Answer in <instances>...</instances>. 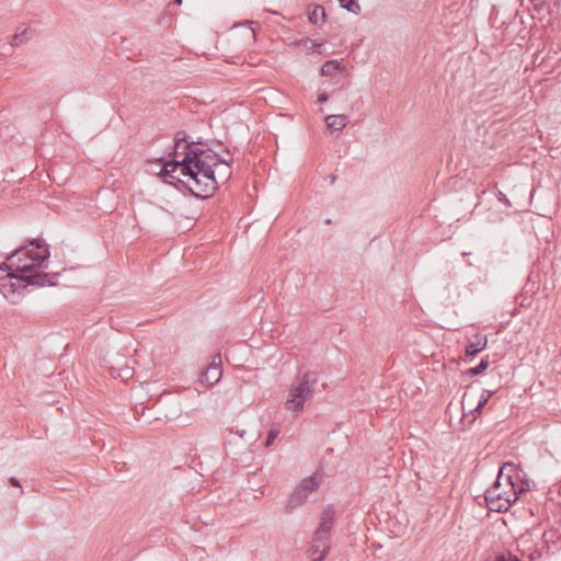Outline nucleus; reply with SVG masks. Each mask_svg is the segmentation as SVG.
<instances>
[{
  "instance_id": "nucleus-1",
  "label": "nucleus",
  "mask_w": 561,
  "mask_h": 561,
  "mask_svg": "<svg viewBox=\"0 0 561 561\" xmlns=\"http://www.w3.org/2000/svg\"><path fill=\"white\" fill-rule=\"evenodd\" d=\"M226 154L227 157H220L214 150L204 148L201 141H190L186 133L181 130L174 136L172 159H159V162L163 163L160 174L165 183L178 190H187L197 198L206 199L218 188L215 168L232 164L228 148Z\"/></svg>"
},
{
  "instance_id": "nucleus-2",
  "label": "nucleus",
  "mask_w": 561,
  "mask_h": 561,
  "mask_svg": "<svg viewBox=\"0 0 561 561\" xmlns=\"http://www.w3.org/2000/svg\"><path fill=\"white\" fill-rule=\"evenodd\" d=\"M49 245L42 238H35L13 251L7 261L12 262V266L20 275L10 274L12 291H19L21 288L26 289L28 286L44 287L46 285L54 286L59 276L58 273L49 274L37 272L36 268L46 267L49 259Z\"/></svg>"
},
{
  "instance_id": "nucleus-3",
  "label": "nucleus",
  "mask_w": 561,
  "mask_h": 561,
  "mask_svg": "<svg viewBox=\"0 0 561 561\" xmlns=\"http://www.w3.org/2000/svg\"><path fill=\"white\" fill-rule=\"evenodd\" d=\"M514 480H520V468L513 462H505L499 470L494 483L484 493L490 511L506 512L517 501Z\"/></svg>"
},
{
  "instance_id": "nucleus-4",
  "label": "nucleus",
  "mask_w": 561,
  "mask_h": 561,
  "mask_svg": "<svg viewBox=\"0 0 561 561\" xmlns=\"http://www.w3.org/2000/svg\"><path fill=\"white\" fill-rule=\"evenodd\" d=\"M317 383L318 376L313 371L298 375L289 387L285 408L295 414L300 413L305 403L312 398Z\"/></svg>"
},
{
  "instance_id": "nucleus-5",
  "label": "nucleus",
  "mask_w": 561,
  "mask_h": 561,
  "mask_svg": "<svg viewBox=\"0 0 561 561\" xmlns=\"http://www.w3.org/2000/svg\"><path fill=\"white\" fill-rule=\"evenodd\" d=\"M491 396L492 391L484 390L480 396L478 403L473 407L472 396L468 392H465L461 400L463 421H468L469 424H472Z\"/></svg>"
},
{
  "instance_id": "nucleus-6",
  "label": "nucleus",
  "mask_w": 561,
  "mask_h": 561,
  "mask_svg": "<svg viewBox=\"0 0 561 561\" xmlns=\"http://www.w3.org/2000/svg\"><path fill=\"white\" fill-rule=\"evenodd\" d=\"M335 510L333 505H327L320 516V523L317 530V540L331 537V529L334 524Z\"/></svg>"
},
{
  "instance_id": "nucleus-7",
  "label": "nucleus",
  "mask_w": 561,
  "mask_h": 561,
  "mask_svg": "<svg viewBox=\"0 0 561 561\" xmlns=\"http://www.w3.org/2000/svg\"><path fill=\"white\" fill-rule=\"evenodd\" d=\"M222 375L220 355L214 356L213 363L201 375V382L207 386L217 383Z\"/></svg>"
},
{
  "instance_id": "nucleus-8",
  "label": "nucleus",
  "mask_w": 561,
  "mask_h": 561,
  "mask_svg": "<svg viewBox=\"0 0 561 561\" xmlns=\"http://www.w3.org/2000/svg\"><path fill=\"white\" fill-rule=\"evenodd\" d=\"M10 274L20 275L19 272L15 271V267L12 266V262L3 263L0 265V290L3 293V296H8L9 293L14 294L12 291ZM23 289L21 288L18 293L20 294Z\"/></svg>"
},
{
  "instance_id": "nucleus-9",
  "label": "nucleus",
  "mask_w": 561,
  "mask_h": 561,
  "mask_svg": "<svg viewBox=\"0 0 561 561\" xmlns=\"http://www.w3.org/2000/svg\"><path fill=\"white\" fill-rule=\"evenodd\" d=\"M308 496L309 494H307L299 485H297L288 499L286 510L290 512L294 508L300 506L306 502Z\"/></svg>"
},
{
  "instance_id": "nucleus-10",
  "label": "nucleus",
  "mask_w": 561,
  "mask_h": 561,
  "mask_svg": "<svg viewBox=\"0 0 561 561\" xmlns=\"http://www.w3.org/2000/svg\"><path fill=\"white\" fill-rule=\"evenodd\" d=\"M325 124L329 129L340 131L346 126L347 116L346 115H328L325 117Z\"/></svg>"
},
{
  "instance_id": "nucleus-11",
  "label": "nucleus",
  "mask_w": 561,
  "mask_h": 561,
  "mask_svg": "<svg viewBox=\"0 0 561 561\" xmlns=\"http://www.w3.org/2000/svg\"><path fill=\"white\" fill-rule=\"evenodd\" d=\"M486 346V337H479L477 335L476 342H469L466 346L465 354L468 357H473L479 354Z\"/></svg>"
},
{
  "instance_id": "nucleus-12",
  "label": "nucleus",
  "mask_w": 561,
  "mask_h": 561,
  "mask_svg": "<svg viewBox=\"0 0 561 561\" xmlns=\"http://www.w3.org/2000/svg\"><path fill=\"white\" fill-rule=\"evenodd\" d=\"M342 68H343V66L339 60H335V59L327 60L321 66V75L331 77V76H334Z\"/></svg>"
},
{
  "instance_id": "nucleus-13",
  "label": "nucleus",
  "mask_w": 561,
  "mask_h": 561,
  "mask_svg": "<svg viewBox=\"0 0 561 561\" xmlns=\"http://www.w3.org/2000/svg\"><path fill=\"white\" fill-rule=\"evenodd\" d=\"M330 538H323L322 540H317V530L313 534L312 537V543L308 550L310 556H316L321 553L322 547L330 546L329 543Z\"/></svg>"
},
{
  "instance_id": "nucleus-14",
  "label": "nucleus",
  "mask_w": 561,
  "mask_h": 561,
  "mask_svg": "<svg viewBox=\"0 0 561 561\" xmlns=\"http://www.w3.org/2000/svg\"><path fill=\"white\" fill-rule=\"evenodd\" d=\"M307 494L316 491L319 488V480L316 476H310L301 480L298 484Z\"/></svg>"
},
{
  "instance_id": "nucleus-15",
  "label": "nucleus",
  "mask_w": 561,
  "mask_h": 561,
  "mask_svg": "<svg viewBox=\"0 0 561 561\" xmlns=\"http://www.w3.org/2000/svg\"><path fill=\"white\" fill-rule=\"evenodd\" d=\"M309 21L312 24H320L325 21V10L322 5H316L309 13Z\"/></svg>"
},
{
  "instance_id": "nucleus-16",
  "label": "nucleus",
  "mask_w": 561,
  "mask_h": 561,
  "mask_svg": "<svg viewBox=\"0 0 561 561\" xmlns=\"http://www.w3.org/2000/svg\"><path fill=\"white\" fill-rule=\"evenodd\" d=\"M339 3L341 8L354 14H359L362 11V8L357 0H339Z\"/></svg>"
},
{
  "instance_id": "nucleus-17",
  "label": "nucleus",
  "mask_w": 561,
  "mask_h": 561,
  "mask_svg": "<svg viewBox=\"0 0 561 561\" xmlns=\"http://www.w3.org/2000/svg\"><path fill=\"white\" fill-rule=\"evenodd\" d=\"M215 171L217 172L216 178L218 184L226 183L232 174L231 167L219 165L218 168H215Z\"/></svg>"
},
{
  "instance_id": "nucleus-18",
  "label": "nucleus",
  "mask_w": 561,
  "mask_h": 561,
  "mask_svg": "<svg viewBox=\"0 0 561 561\" xmlns=\"http://www.w3.org/2000/svg\"><path fill=\"white\" fill-rule=\"evenodd\" d=\"M488 367H489V360H488V358H483L480 360V363L477 366L471 367L468 370H466L465 374L470 377L478 376L481 373H483Z\"/></svg>"
},
{
  "instance_id": "nucleus-19",
  "label": "nucleus",
  "mask_w": 561,
  "mask_h": 561,
  "mask_svg": "<svg viewBox=\"0 0 561 561\" xmlns=\"http://www.w3.org/2000/svg\"><path fill=\"white\" fill-rule=\"evenodd\" d=\"M524 473H523V470L520 469V480H514V482H516V488H514L516 490V495H517V499L519 497V494L527 491L529 489V484H528V481L525 480L523 478Z\"/></svg>"
},
{
  "instance_id": "nucleus-20",
  "label": "nucleus",
  "mask_w": 561,
  "mask_h": 561,
  "mask_svg": "<svg viewBox=\"0 0 561 561\" xmlns=\"http://www.w3.org/2000/svg\"><path fill=\"white\" fill-rule=\"evenodd\" d=\"M278 434H279V430L274 428V427H273V428H271V430L268 431V433H267V437H266V439H265L264 446H265V447H270V446L274 443V440L276 439V437L278 436Z\"/></svg>"
},
{
  "instance_id": "nucleus-21",
  "label": "nucleus",
  "mask_w": 561,
  "mask_h": 561,
  "mask_svg": "<svg viewBox=\"0 0 561 561\" xmlns=\"http://www.w3.org/2000/svg\"><path fill=\"white\" fill-rule=\"evenodd\" d=\"M26 35H27V30H24L22 33L15 34L12 37L11 45L18 46V45L22 44L27 38Z\"/></svg>"
},
{
  "instance_id": "nucleus-22",
  "label": "nucleus",
  "mask_w": 561,
  "mask_h": 561,
  "mask_svg": "<svg viewBox=\"0 0 561 561\" xmlns=\"http://www.w3.org/2000/svg\"><path fill=\"white\" fill-rule=\"evenodd\" d=\"M330 552V546L322 547L321 553L314 557L311 561H324Z\"/></svg>"
},
{
  "instance_id": "nucleus-23",
  "label": "nucleus",
  "mask_w": 561,
  "mask_h": 561,
  "mask_svg": "<svg viewBox=\"0 0 561 561\" xmlns=\"http://www.w3.org/2000/svg\"><path fill=\"white\" fill-rule=\"evenodd\" d=\"M496 197H497L499 202L502 203L503 205H505L506 207H512L510 199L506 197V195L503 192L497 191Z\"/></svg>"
},
{
  "instance_id": "nucleus-24",
  "label": "nucleus",
  "mask_w": 561,
  "mask_h": 561,
  "mask_svg": "<svg viewBox=\"0 0 561 561\" xmlns=\"http://www.w3.org/2000/svg\"><path fill=\"white\" fill-rule=\"evenodd\" d=\"M328 99H329V96H328V94H327V93H324V92H323V93H320V94L318 95V102H319V103H321V104L325 103V102L328 101Z\"/></svg>"
},
{
  "instance_id": "nucleus-25",
  "label": "nucleus",
  "mask_w": 561,
  "mask_h": 561,
  "mask_svg": "<svg viewBox=\"0 0 561 561\" xmlns=\"http://www.w3.org/2000/svg\"><path fill=\"white\" fill-rule=\"evenodd\" d=\"M9 482H10V484H11V485H13V486H16V488H20V486H21L20 481H19L16 478H14V477H11V478L9 479Z\"/></svg>"
},
{
  "instance_id": "nucleus-26",
  "label": "nucleus",
  "mask_w": 561,
  "mask_h": 561,
  "mask_svg": "<svg viewBox=\"0 0 561 561\" xmlns=\"http://www.w3.org/2000/svg\"><path fill=\"white\" fill-rule=\"evenodd\" d=\"M174 4H176V5L182 4V0H174Z\"/></svg>"
},
{
  "instance_id": "nucleus-27",
  "label": "nucleus",
  "mask_w": 561,
  "mask_h": 561,
  "mask_svg": "<svg viewBox=\"0 0 561 561\" xmlns=\"http://www.w3.org/2000/svg\"><path fill=\"white\" fill-rule=\"evenodd\" d=\"M251 36H252V38H254V37H255V33H254V30H253V28L251 30Z\"/></svg>"
}]
</instances>
